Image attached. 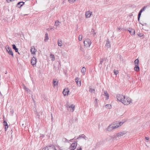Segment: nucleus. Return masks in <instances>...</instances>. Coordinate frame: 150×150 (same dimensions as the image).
<instances>
[{"label": "nucleus", "instance_id": "a19ab883", "mask_svg": "<svg viewBox=\"0 0 150 150\" xmlns=\"http://www.w3.org/2000/svg\"><path fill=\"white\" fill-rule=\"evenodd\" d=\"M75 1H76V0H68V1L70 3H74Z\"/></svg>", "mask_w": 150, "mask_h": 150}, {"label": "nucleus", "instance_id": "b1692460", "mask_svg": "<svg viewBox=\"0 0 150 150\" xmlns=\"http://www.w3.org/2000/svg\"><path fill=\"white\" fill-rule=\"evenodd\" d=\"M142 12L139 11L138 15V19L139 22L140 21V18Z\"/></svg>", "mask_w": 150, "mask_h": 150}, {"label": "nucleus", "instance_id": "bb28decb", "mask_svg": "<svg viewBox=\"0 0 150 150\" xmlns=\"http://www.w3.org/2000/svg\"><path fill=\"white\" fill-rule=\"evenodd\" d=\"M86 71V69L84 67H83L81 70V72L82 73H84Z\"/></svg>", "mask_w": 150, "mask_h": 150}, {"label": "nucleus", "instance_id": "2eb2a0df", "mask_svg": "<svg viewBox=\"0 0 150 150\" xmlns=\"http://www.w3.org/2000/svg\"><path fill=\"white\" fill-rule=\"evenodd\" d=\"M24 4V2L23 1L20 2L18 3L17 4V6L18 8L21 7Z\"/></svg>", "mask_w": 150, "mask_h": 150}, {"label": "nucleus", "instance_id": "f8f14e48", "mask_svg": "<svg viewBox=\"0 0 150 150\" xmlns=\"http://www.w3.org/2000/svg\"><path fill=\"white\" fill-rule=\"evenodd\" d=\"M75 81L77 84V85L80 87L81 85V80H79V79L78 78H76L75 79Z\"/></svg>", "mask_w": 150, "mask_h": 150}, {"label": "nucleus", "instance_id": "4468645a", "mask_svg": "<svg viewBox=\"0 0 150 150\" xmlns=\"http://www.w3.org/2000/svg\"><path fill=\"white\" fill-rule=\"evenodd\" d=\"M60 24V22L58 20H56L55 21L54 25L56 27L55 29H57V27L59 26Z\"/></svg>", "mask_w": 150, "mask_h": 150}, {"label": "nucleus", "instance_id": "4d7b16f0", "mask_svg": "<svg viewBox=\"0 0 150 150\" xmlns=\"http://www.w3.org/2000/svg\"><path fill=\"white\" fill-rule=\"evenodd\" d=\"M27 15V14H25V15H24V16H25V15Z\"/></svg>", "mask_w": 150, "mask_h": 150}, {"label": "nucleus", "instance_id": "09e8293b", "mask_svg": "<svg viewBox=\"0 0 150 150\" xmlns=\"http://www.w3.org/2000/svg\"><path fill=\"white\" fill-rule=\"evenodd\" d=\"M140 23L142 25H147V24H146V23H144V24H141V23Z\"/></svg>", "mask_w": 150, "mask_h": 150}, {"label": "nucleus", "instance_id": "f03ea898", "mask_svg": "<svg viewBox=\"0 0 150 150\" xmlns=\"http://www.w3.org/2000/svg\"><path fill=\"white\" fill-rule=\"evenodd\" d=\"M83 43L84 46L86 47H90L91 43V40L88 38L85 39Z\"/></svg>", "mask_w": 150, "mask_h": 150}, {"label": "nucleus", "instance_id": "a18cd8bd", "mask_svg": "<svg viewBox=\"0 0 150 150\" xmlns=\"http://www.w3.org/2000/svg\"><path fill=\"white\" fill-rule=\"evenodd\" d=\"M36 115L37 117L39 119L40 115H39V113L38 112H36Z\"/></svg>", "mask_w": 150, "mask_h": 150}, {"label": "nucleus", "instance_id": "393cba45", "mask_svg": "<svg viewBox=\"0 0 150 150\" xmlns=\"http://www.w3.org/2000/svg\"><path fill=\"white\" fill-rule=\"evenodd\" d=\"M62 41L60 40H58V45L59 46H62Z\"/></svg>", "mask_w": 150, "mask_h": 150}, {"label": "nucleus", "instance_id": "58836bf2", "mask_svg": "<svg viewBox=\"0 0 150 150\" xmlns=\"http://www.w3.org/2000/svg\"><path fill=\"white\" fill-rule=\"evenodd\" d=\"M54 30V27L52 28H48L47 29V30L48 31H50L51 30Z\"/></svg>", "mask_w": 150, "mask_h": 150}, {"label": "nucleus", "instance_id": "20e7f679", "mask_svg": "<svg viewBox=\"0 0 150 150\" xmlns=\"http://www.w3.org/2000/svg\"><path fill=\"white\" fill-rule=\"evenodd\" d=\"M5 48L6 51L8 52V54L9 55H11L13 57V52L12 51L11 48L9 47L8 45H7L6 47Z\"/></svg>", "mask_w": 150, "mask_h": 150}, {"label": "nucleus", "instance_id": "6e6552de", "mask_svg": "<svg viewBox=\"0 0 150 150\" xmlns=\"http://www.w3.org/2000/svg\"><path fill=\"white\" fill-rule=\"evenodd\" d=\"M31 63L33 66L35 65L36 63V59L34 57H33L31 60Z\"/></svg>", "mask_w": 150, "mask_h": 150}, {"label": "nucleus", "instance_id": "72a5a7b5", "mask_svg": "<svg viewBox=\"0 0 150 150\" xmlns=\"http://www.w3.org/2000/svg\"><path fill=\"white\" fill-rule=\"evenodd\" d=\"M91 32L94 35H95L96 34V32H95V31L93 30V29H92V30L91 31Z\"/></svg>", "mask_w": 150, "mask_h": 150}, {"label": "nucleus", "instance_id": "3c124183", "mask_svg": "<svg viewBox=\"0 0 150 150\" xmlns=\"http://www.w3.org/2000/svg\"><path fill=\"white\" fill-rule=\"evenodd\" d=\"M121 28H120V27H119V28H118L117 29V30H121Z\"/></svg>", "mask_w": 150, "mask_h": 150}, {"label": "nucleus", "instance_id": "4be33fe9", "mask_svg": "<svg viewBox=\"0 0 150 150\" xmlns=\"http://www.w3.org/2000/svg\"><path fill=\"white\" fill-rule=\"evenodd\" d=\"M49 39V38L48 36V34L47 33H46L45 34V37L44 41L46 42L47 40Z\"/></svg>", "mask_w": 150, "mask_h": 150}, {"label": "nucleus", "instance_id": "c85d7f7f", "mask_svg": "<svg viewBox=\"0 0 150 150\" xmlns=\"http://www.w3.org/2000/svg\"><path fill=\"white\" fill-rule=\"evenodd\" d=\"M139 63V60L137 59H135L134 61V63L135 64H138V65Z\"/></svg>", "mask_w": 150, "mask_h": 150}, {"label": "nucleus", "instance_id": "c9c22d12", "mask_svg": "<svg viewBox=\"0 0 150 150\" xmlns=\"http://www.w3.org/2000/svg\"><path fill=\"white\" fill-rule=\"evenodd\" d=\"M105 59V58H102L101 59H100V63L101 64H102L103 62V61Z\"/></svg>", "mask_w": 150, "mask_h": 150}, {"label": "nucleus", "instance_id": "4c0bfd02", "mask_svg": "<svg viewBox=\"0 0 150 150\" xmlns=\"http://www.w3.org/2000/svg\"><path fill=\"white\" fill-rule=\"evenodd\" d=\"M3 124H4V125L5 126H7V125H8V124H7V122L5 120L4 121V122H3Z\"/></svg>", "mask_w": 150, "mask_h": 150}, {"label": "nucleus", "instance_id": "13d9d810", "mask_svg": "<svg viewBox=\"0 0 150 150\" xmlns=\"http://www.w3.org/2000/svg\"><path fill=\"white\" fill-rule=\"evenodd\" d=\"M51 115L52 117V114H51Z\"/></svg>", "mask_w": 150, "mask_h": 150}, {"label": "nucleus", "instance_id": "a211bd4d", "mask_svg": "<svg viewBox=\"0 0 150 150\" xmlns=\"http://www.w3.org/2000/svg\"><path fill=\"white\" fill-rule=\"evenodd\" d=\"M104 95L105 96H106V99L108 100L109 98V95L108 93L107 92V91H104Z\"/></svg>", "mask_w": 150, "mask_h": 150}, {"label": "nucleus", "instance_id": "e433bc0d", "mask_svg": "<svg viewBox=\"0 0 150 150\" xmlns=\"http://www.w3.org/2000/svg\"><path fill=\"white\" fill-rule=\"evenodd\" d=\"M66 90V88H65L64 90L62 92V93L64 96H66V92H65V90Z\"/></svg>", "mask_w": 150, "mask_h": 150}, {"label": "nucleus", "instance_id": "052dcab7", "mask_svg": "<svg viewBox=\"0 0 150 150\" xmlns=\"http://www.w3.org/2000/svg\"><path fill=\"white\" fill-rule=\"evenodd\" d=\"M5 74H7V72H6Z\"/></svg>", "mask_w": 150, "mask_h": 150}, {"label": "nucleus", "instance_id": "9d476101", "mask_svg": "<svg viewBox=\"0 0 150 150\" xmlns=\"http://www.w3.org/2000/svg\"><path fill=\"white\" fill-rule=\"evenodd\" d=\"M53 86L55 87V86H57L58 83V80L57 79H54L52 81Z\"/></svg>", "mask_w": 150, "mask_h": 150}, {"label": "nucleus", "instance_id": "49530a36", "mask_svg": "<svg viewBox=\"0 0 150 150\" xmlns=\"http://www.w3.org/2000/svg\"><path fill=\"white\" fill-rule=\"evenodd\" d=\"M76 150H82V149L81 147H78L77 148Z\"/></svg>", "mask_w": 150, "mask_h": 150}, {"label": "nucleus", "instance_id": "cd10ccee", "mask_svg": "<svg viewBox=\"0 0 150 150\" xmlns=\"http://www.w3.org/2000/svg\"><path fill=\"white\" fill-rule=\"evenodd\" d=\"M107 129L108 131H111L113 129H112V128L111 127V126L110 125L107 128Z\"/></svg>", "mask_w": 150, "mask_h": 150}, {"label": "nucleus", "instance_id": "6e6d98bb", "mask_svg": "<svg viewBox=\"0 0 150 150\" xmlns=\"http://www.w3.org/2000/svg\"><path fill=\"white\" fill-rule=\"evenodd\" d=\"M98 100L97 99H95V100L96 101H97Z\"/></svg>", "mask_w": 150, "mask_h": 150}, {"label": "nucleus", "instance_id": "aec40b11", "mask_svg": "<svg viewBox=\"0 0 150 150\" xmlns=\"http://www.w3.org/2000/svg\"><path fill=\"white\" fill-rule=\"evenodd\" d=\"M13 48L15 50L16 52H18V54H20L19 52H18V49L17 48L15 45L13 44L12 45Z\"/></svg>", "mask_w": 150, "mask_h": 150}, {"label": "nucleus", "instance_id": "c756f323", "mask_svg": "<svg viewBox=\"0 0 150 150\" xmlns=\"http://www.w3.org/2000/svg\"><path fill=\"white\" fill-rule=\"evenodd\" d=\"M23 88L24 89H25L26 91L27 92H29L30 90L27 88L25 85L23 86Z\"/></svg>", "mask_w": 150, "mask_h": 150}, {"label": "nucleus", "instance_id": "f3484780", "mask_svg": "<svg viewBox=\"0 0 150 150\" xmlns=\"http://www.w3.org/2000/svg\"><path fill=\"white\" fill-rule=\"evenodd\" d=\"M134 70L136 72H138L139 71V67L138 64H135V67L134 68Z\"/></svg>", "mask_w": 150, "mask_h": 150}, {"label": "nucleus", "instance_id": "7ed1b4c3", "mask_svg": "<svg viewBox=\"0 0 150 150\" xmlns=\"http://www.w3.org/2000/svg\"><path fill=\"white\" fill-rule=\"evenodd\" d=\"M66 107L67 108L68 110L71 112H73L75 109V105L73 104L69 105L68 104H66Z\"/></svg>", "mask_w": 150, "mask_h": 150}, {"label": "nucleus", "instance_id": "423d86ee", "mask_svg": "<svg viewBox=\"0 0 150 150\" xmlns=\"http://www.w3.org/2000/svg\"><path fill=\"white\" fill-rule=\"evenodd\" d=\"M124 96L120 94H118L117 95L116 97L118 100L120 101L122 103L124 99Z\"/></svg>", "mask_w": 150, "mask_h": 150}, {"label": "nucleus", "instance_id": "6ab92c4d", "mask_svg": "<svg viewBox=\"0 0 150 150\" xmlns=\"http://www.w3.org/2000/svg\"><path fill=\"white\" fill-rule=\"evenodd\" d=\"M92 12L90 11H88L86 13V16L87 18H89L91 15Z\"/></svg>", "mask_w": 150, "mask_h": 150}, {"label": "nucleus", "instance_id": "412c9836", "mask_svg": "<svg viewBox=\"0 0 150 150\" xmlns=\"http://www.w3.org/2000/svg\"><path fill=\"white\" fill-rule=\"evenodd\" d=\"M124 122H116L115 123L116 124V125H117V126H118V127L121 125H122L123 123Z\"/></svg>", "mask_w": 150, "mask_h": 150}, {"label": "nucleus", "instance_id": "473e14b6", "mask_svg": "<svg viewBox=\"0 0 150 150\" xmlns=\"http://www.w3.org/2000/svg\"><path fill=\"white\" fill-rule=\"evenodd\" d=\"M79 40L80 41H81L82 40V36L81 35H79Z\"/></svg>", "mask_w": 150, "mask_h": 150}, {"label": "nucleus", "instance_id": "7c9ffc66", "mask_svg": "<svg viewBox=\"0 0 150 150\" xmlns=\"http://www.w3.org/2000/svg\"><path fill=\"white\" fill-rule=\"evenodd\" d=\"M89 91L91 93L93 92L94 93L95 91V89L92 88H90L89 90Z\"/></svg>", "mask_w": 150, "mask_h": 150}, {"label": "nucleus", "instance_id": "8fccbe9b", "mask_svg": "<svg viewBox=\"0 0 150 150\" xmlns=\"http://www.w3.org/2000/svg\"><path fill=\"white\" fill-rule=\"evenodd\" d=\"M145 139L146 140H149V137H145Z\"/></svg>", "mask_w": 150, "mask_h": 150}, {"label": "nucleus", "instance_id": "0eeeda50", "mask_svg": "<svg viewBox=\"0 0 150 150\" xmlns=\"http://www.w3.org/2000/svg\"><path fill=\"white\" fill-rule=\"evenodd\" d=\"M76 146L77 143L76 142L72 143L70 147V150H74L76 148Z\"/></svg>", "mask_w": 150, "mask_h": 150}, {"label": "nucleus", "instance_id": "ddd939ff", "mask_svg": "<svg viewBox=\"0 0 150 150\" xmlns=\"http://www.w3.org/2000/svg\"><path fill=\"white\" fill-rule=\"evenodd\" d=\"M30 52L32 54H35V53L37 51V50L35 49L34 46H32L30 49Z\"/></svg>", "mask_w": 150, "mask_h": 150}, {"label": "nucleus", "instance_id": "bf43d9fd", "mask_svg": "<svg viewBox=\"0 0 150 150\" xmlns=\"http://www.w3.org/2000/svg\"><path fill=\"white\" fill-rule=\"evenodd\" d=\"M66 141H67L68 140L67 139H66Z\"/></svg>", "mask_w": 150, "mask_h": 150}, {"label": "nucleus", "instance_id": "ea45409f", "mask_svg": "<svg viewBox=\"0 0 150 150\" xmlns=\"http://www.w3.org/2000/svg\"><path fill=\"white\" fill-rule=\"evenodd\" d=\"M114 74L115 75H117L118 73V71H116L115 70H114Z\"/></svg>", "mask_w": 150, "mask_h": 150}, {"label": "nucleus", "instance_id": "f257e3e1", "mask_svg": "<svg viewBox=\"0 0 150 150\" xmlns=\"http://www.w3.org/2000/svg\"><path fill=\"white\" fill-rule=\"evenodd\" d=\"M131 102V99L129 97L126 98L125 96H124V99L122 103L125 105H128Z\"/></svg>", "mask_w": 150, "mask_h": 150}, {"label": "nucleus", "instance_id": "de8ad7c7", "mask_svg": "<svg viewBox=\"0 0 150 150\" xmlns=\"http://www.w3.org/2000/svg\"><path fill=\"white\" fill-rule=\"evenodd\" d=\"M102 64L100 63V64H99V67H100V68H101L102 67Z\"/></svg>", "mask_w": 150, "mask_h": 150}, {"label": "nucleus", "instance_id": "864d4df0", "mask_svg": "<svg viewBox=\"0 0 150 150\" xmlns=\"http://www.w3.org/2000/svg\"><path fill=\"white\" fill-rule=\"evenodd\" d=\"M127 77H129V78H130V76L129 75H127Z\"/></svg>", "mask_w": 150, "mask_h": 150}, {"label": "nucleus", "instance_id": "c03bdc74", "mask_svg": "<svg viewBox=\"0 0 150 150\" xmlns=\"http://www.w3.org/2000/svg\"><path fill=\"white\" fill-rule=\"evenodd\" d=\"M8 128V125H7V126H5V131H6L7 130V129Z\"/></svg>", "mask_w": 150, "mask_h": 150}, {"label": "nucleus", "instance_id": "39448f33", "mask_svg": "<svg viewBox=\"0 0 150 150\" xmlns=\"http://www.w3.org/2000/svg\"><path fill=\"white\" fill-rule=\"evenodd\" d=\"M127 133V132L126 131H124L121 132H120L117 133L116 135L115 136L113 137V138L114 139L115 138H116L117 137H119L122 136Z\"/></svg>", "mask_w": 150, "mask_h": 150}, {"label": "nucleus", "instance_id": "9b49d317", "mask_svg": "<svg viewBox=\"0 0 150 150\" xmlns=\"http://www.w3.org/2000/svg\"><path fill=\"white\" fill-rule=\"evenodd\" d=\"M111 47V45L110 44V41H109V39H107V40H106V42L105 46V47L108 49L109 48H110Z\"/></svg>", "mask_w": 150, "mask_h": 150}, {"label": "nucleus", "instance_id": "603ef678", "mask_svg": "<svg viewBox=\"0 0 150 150\" xmlns=\"http://www.w3.org/2000/svg\"><path fill=\"white\" fill-rule=\"evenodd\" d=\"M42 150H47V148H44L42 149Z\"/></svg>", "mask_w": 150, "mask_h": 150}, {"label": "nucleus", "instance_id": "dca6fc26", "mask_svg": "<svg viewBox=\"0 0 150 150\" xmlns=\"http://www.w3.org/2000/svg\"><path fill=\"white\" fill-rule=\"evenodd\" d=\"M110 125L111 126V127L113 129L118 127V126H117L115 123H113Z\"/></svg>", "mask_w": 150, "mask_h": 150}, {"label": "nucleus", "instance_id": "37998d69", "mask_svg": "<svg viewBox=\"0 0 150 150\" xmlns=\"http://www.w3.org/2000/svg\"><path fill=\"white\" fill-rule=\"evenodd\" d=\"M138 35L140 37H142L143 35V34L142 33H140L138 34Z\"/></svg>", "mask_w": 150, "mask_h": 150}, {"label": "nucleus", "instance_id": "2f4dec72", "mask_svg": "<svg viewBox=\"0 0 150 150\" xmlns=\"http://www.w3.org/2000/svg\"><path fill=\"white\" fill-rule=\"evenodd\" d=\"M146 8V6H144L142 8L140 11L142 12L143 11H144V10Z\"/></svg>", "mask_w": 150, "mask_h": 150}, {"label": "nucleus", "instance_id": "5fc2aeb1", "mask_svg": "<svg viewBox=\"0 0 150 150\" xmlns=\"http://www.w3.org/2000/svg\"><path fill=\"white\" fill-rule=\"evenodd\" d=\"M11 112L12 113H13V110H12L11 111Z\"/></svg>", "mask_w": 150, "mask_h": 150}, {"label": "nucleus", "instance_id": "a878e982", "mask_svg": "<svg viewBox=\"0 0 150 150\" xmlns=\"http://www.w3.org/2000/svg\"><path fill=\"white\" fill-rule=\"evenodd\" d=\"M105 107L106 108L110 109L111 108V105L110 104H107L105 105Z\"/></svg>", "mask_w": 150, "mask_h": 150}, {"label": "nucleus", "instance_id": "1a4fd4ad", "mask_svg": "<svg viewBox=\"0 0 150 150\" xmlns=\"http://www.w3.org/2000/svg\"><path fill=\"white\" fill-rule=\"evenodd\" d=\"M128 30L129 31L131 35H135V33L134 29L131 28H129L128 29Z\"/></svg>", "mask_w": 150, "mask_h": 150}, {"label": "nucleus", "instance_id": "f704fd0d", "mask_svg": "<svg viewBox=\"0 0 150 150\" xmlns=\"http://www.w3.org/2000/svg\"><path fill=\"white\" fill-rule=\"evenodd\" d=\"M50 57L52 59V60H54V55L52 54H51L50 55Z\"/></svg>", "mask_w": 150, "mask_h": 150}, {"label": "nucleus", "instance_id": "5701e85b", "mask_svg": "<svg viewBox=\"0 0 150 150\" xmlns=\"http://www.w3.org/2000/svg\"><path fill=\"white\" fill-rule=\"evenodd\" d=\"M80 137H82V138H83L84 139H85V138H86V136H85V135L83 134H81V135H80L79 136V137H78L77 138V139H79Z\"/></svg>", "mask_w": 150, "mask_h": 150}, {"label": "nucleus", "instance_id": "79ce46f5", "mask_svg": "<svg viewBox=\"0 0 150 150\" xmlns=\"http://www.w3.org/2000/svg\"><path fill=\"white\" fill-rule=\"evenodd\" d=\"M67 90V91H66V93H67V95H68L69 94V90L68 89V88H67V89L66 90Z\"/></svg>", "mask_w": 150, "mask_h": 150}]
</instances>
